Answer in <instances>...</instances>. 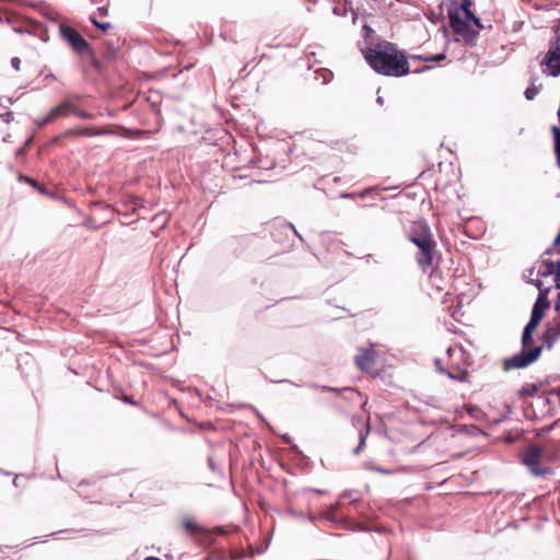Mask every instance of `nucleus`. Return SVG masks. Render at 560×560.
I'll use <instances>...</instances> for the list:
<instances>
[{"label":"nucleus","mask_w":560,"mask_h":560,"mask_svg":"<svg viewBox=\"0 0 560 560\" xmlns=\"http://www.w3.org/2000/svg\"><path fill=\"white\" fill-rule=\"evenodd\" d=\"M535 285L538 288L539 293L536 302L533 305L529 320L525 325L522 334V350L510 358H506L503 363L504 371H510L514 369H525L532 363L536 362L541 355L544 346H536L533 348H528L533 341V334L535 329L540 324L542 317L545 316L546 311L550 306V302L548 300V293L550 288L545 290L541 289V281L537 280Z\"/></svg>","instance_id":"f257e3e1"},{"label":"nucleus","mask_w":560,"mask_h":560,"mask_svg":"<svg viewBox=\"0 0 560 560\" xmlns=\"http://www.w3.org/2000/svg\"><path fill=\"white\" fill-rule=\"evenodd\" d=\"M360 50L366 63L377 73L386 77L400 78L410 72L406 55L389 42L362 46Z\"/></svg>","instance_id":"f03ea898"},{"label":"nucleus","mask_w":560,"mask_h":560,"mask_svg":"<svg viewBox=\"0 0 560 560\" xmlns=\"http://www.w3.org/2000/svg\"><path fill=\"white\" fill-rule=\"evenodd\" d=\"M408 240L418 247L416 260L419 268L425 271L433 262L436 242L425 221L416 222L408 235Z\"/></svg>","instance_id":"7ed1b4c3"},{"label":"nucleus","mask_w":560,"mask_h":560,"mask_svg":"<svg viewBox=\"0 0 560 560\" xmlns=\"http://www.w3.org/2000/svg\"><path fill=\"white\" fill-rule=\"evenodd\" d=\"M544 447L537 444L529 445L522 456V463L528 468L530 474L538 478H544L552 474L551 468L540 465L544 456Z\"/></svg>","instance_id":"20e7f679"},{"label":"nucleus","mask_w":560,"mask_h":560,"mask_svg":"<svg viewBox=\"0 0 560 560\" xmlns=\"http://www.w3.org/2000/svg\"><path fill=\"white\" fill-rule=\"evenodd\" d=\"M70 47L81 57V59L94 68H100L101 62L95 58L93 50L84 37H63Z\"/></svg>","instance_id":"39448f33"},{"label":"nucleus","mask_w":560,"mask_h":560,"mask_svg":"<svg viewBox=\"0 0 560 560\" xmlns=\"http://www.w3.org/2000/svg\"><path fill=\"white\" fill-rule=\"evenodd\" d=\"M540 63L549 69L552 77L560 75V37L550 40L549 50Z\"/></svg>","instance_id":"423d86ee"},{"label":"nucleus","mask_w":560,"mask_h":560,"mask_svg":"<svg viewBox=\"0 0 560 560\" xmlns=\"http://www.w3.org/2000/svg\"><path fill=\"white\" fill-rule=\"evenodd\" d=\"M459 15H463L468 22H471L476 25L478 24V20L474 16V14L469 10L468 1L463 0L460 10L457 11L455 14H451V25H452L453 31L457 35H463V33H464V25L459 20Z\"/></svg>","instance_id":"0eeeda50"},{"label":"nucleus","mask_w":560,"mask_h":560,"mask_svg":"<svg viewBox=\"0 0 560 560\" xmlns=\"http://www.w3.org/2000/svg\"><path fill=\"white\" fill-rule=\"evenodd\" d=\"M323 392H330L349 402H357V400L361 397L360 392L355 390L352 387L338 388L332 386H324Z\"/></svg>","instance_id":"6e6552de"},{"label":"nucleus","mask_w":560,"mask_h":560,"mask_svg":"<svg viewBox=\"0 0 560 560\" xmlns=\"http://www.w3.org/2000/svg\"><path fill=\"white\" fill-rule=\"evenodd\" d=\"M355 365L361 371H369L374 364V350L373 348L364 349L361 353L354 357Z\"/></svg>","instance_id":"1a4fd4ad"},{"label":"nucleus","mask_w":560,"mask_h":560,"mask_svg":"<svg viewBox=\"0 0 560 560\" xmlns=\"http://www.w3.org/2000/svg\"><path fill=\"white\" fill-rule=\"evenodd\" d=\"M107 131L104 130H93L91 128H79V129H70L66 132L67 136L74 137H97L107 135Z\"/></svg>","instance_id":"9d476101"},{"label":"nucleus","mask_w":560,"mask_h":560,"mask_svg":"<svg viewBox=\"0 0 560 560\" xmlns=\"http://www.w3.org/2000/svg\"><path fill=\"white\" fill-rule=\"evenodd\" d=\"M67 113H70V101L69 100L63 101L58 106L51 108L50 112L48 113V120L54 121V120L58 119L59 117L66 115Z\"/></svg>","instance_id":"9b49d317"},{"label":"nucleus","mask_w":560,"mask_h":560,"mask_svg":"<svg viewBox=\"0 0 560 560\" xmlns=\"http://www.w3.org/2000/svg\"><path fill=\"white\" fill-rule=\"evenodd\" d=\"M446 40L444 42L445 47H450L452 44H459L463 42L465 47H474L476 45L477 37H444Z\"/></svg>","instance_id":"f8f14e48"},{"label":"nucleus","mask_w":560,"mask_h":560,"mask_svg":"<svg viewBox=\"0 0 560 560\" xmlns=\"http://www.w3.org/2000/svg\"><path fill=\"white\" fill-rule=\"evenodd\" d=\"M446 58L445 49L435 55H413L412 60H421L424 62H440Z\"/></svg>","instance_id":"ddd939ff"},{"label":"nucleus","mask_w":560,"mask_h":560,"mask_svg":"<svg viewBox=\"0 0 560 560\" xmlns=\"http://www.w3.org/2000/svg\"><path fill=\"white\" fill-rule=\"evenodd\" d=\"M555 262L556 261H551V260H544L541 266L539 267L538 269V275L541 276V277H549V276H553V272H555V269H553V266H555Z\"/></svg>","instance_id":"4468645a"},{"label":"nucleus","mask_w":560,"mask_h":560,"mask_svg":"<svg viewBox=\"0 0 560 560\" xmlns=\"http://www.w3.org/2000/svg\"><path fill=\"white\" fill-rule=\"evenodd\" d=\"M370 424L366 423L365 425V430H361L360 431V438H359V444L358 446L353 450V454L354 455H358L364 447H365V441H366V438L370 433Z\"/></svg>","instance_id":"2eb2a0df"},{"label":"nucleus","mask_w":560,"mask_h":560,"mask_svg":"<svg viewBox=\"0 0 560 560\" xmlns=\"http://www.w3.org/2000/svg\"><path fill=\"white\" fill-rule=\"evenodd\" d=\"M553 142H555V153L557 156V163L560 166V128L557 126H552L551 128Z\"/></svg>","instance_id":"dca6fc26"},{"label":"nucleus","mask_w":560,"mask_h":560,"mask_svg":"<svg viewBox=\"0 0 560 560\" xmlns=\"http://www.w3.org/2000/svg\"><path fill=\"white\" fill-rule=\"evenodd\" d=\"M538 392V386L534 383L524 385L518 392L517 395L520 397H532L535 396Z\"/></svg>","instance_id":"f3484780"},{"label":"nucleus","mask_w":560,"mask_h":560,"mask_svg":"<svg viewBox=\"0 0 560 560\" xmlns=\"http://www.w3.org/2000/svg\"><path fill=\"white\" fill-rule=\"evenodd\" d=\"M58 27H59L60 35H65V36L80 35V32H81L80 30H78L65 22L59 23Z\"/></svg>","instance_id":"a211bd4d"},{"label":"nucleus","mask_w":560,"mask_h":560,"mask_svg":"<svg viewBox=\"0 0 560 560\" xmlns=\"http://www.w3.org/2000/svg\"><path fill=\"white\" fill-rule=\"evenodd\" d=\"M381 190L382 189H380L377 187H368V188L363 189L362 191L357 192V197L362 198V199L369 198V197L375 198L380 194Z\"/></svg>","instance_id":"6ab92c4d"},{"label":"nucleus","mask_w":560,"mask_h":560,"mask_svg":"<svg viewBox=\"0 0 560 560\" xmlns=\"http://www.w3.org/2000/svg\"><path fill=\"white\" fill-rule=\"evenodd\" d=\"M557 337L555 335L553 331H551V329H548L544 335H542V340H544V345L546 346L547 349H551L555 345V342L557 341Z\"/></svg>","instance_id":"aec40b11"},{"label":"nucleus","mask_w":560,"mask_h":560,"mask_svg":"<svg viewBox=\"0 0 560 560\" xmlns=\"http://www.w3.org/2000/svg\"><path fill=\"white\" fill-rule=\"evenodd\" d=\"M183 526L190 534H197V533L203 532V529L196 522H194L191 520H184Z\"/></svg>","instance_id":"412c9836"},{"label":"nucleus","mask_w":560,"mask_h":560,"mask_svg":"<svg viewBox=\"0 0 560 560\" xmlns=\"http://www.w3.org/2000/svg\"><path fill=\"white\" fill-rule=\"evenodd\" d=\"M70 113L82 119H91L92 115L79 109L72 102H70Z\"/></svg>","instance_id":"4be33fe9"},{"label":"nucleus","mask_w":560,"mask_h":560,"mask_svg":"<svg viewBox=\"0 0 560 560\" xmlns=\"http://www.w3.org/2000/svg\"><path fill=\"white\" fill-rule=\"evenodd\" d=\"M557 423H558V421H555V422H552V423H550L548 425H545V427L538 429L536 435L537 436H542L545 434H548L549 432H551L555 429Z\"/></svg>","instance_id":"5701e85b"},{"label":"nucleus","mask_w":560,"mask_h":560,"mask_svg":"<svg viewBox=\"0 0 560 560\" xmlns=\"http://www.w3.org/2000/svg\"><path fill=\"white\" fill-rule=\"evenodd\" d=\"M282 440L284 443L289 444L291 446V448L296 453V454H302V452L299 450L298 445L293 443L291 436L289 434H283L282 436Z\"/></svg>","instance_id":"b1692460"},{"label":"nucleus","mask_w":560,"mask_h":560,"mask_svg":"<svg viewBox=\"0 0 560 560\" xmlns=\"http://www.w3.org/2000/svg\"><path fill=\"white\" fill-rule=\"evenodd\" d=\"M553 269H555L553 277H555L556 288L560 289V261L555 262Z\"/></svg>","instance_id":"393cba45"},{"label":"nucleus","mask_w":560,"mask_h":560,"mask_svg":"<svg viewBox=\"0 0 560 560\" xmlns=\"http://www.w3.org/2000/svg\"><path fill=\"white\" fill-rule=\"evenodd\" d=\"M538 90L536 86H529L525 90L524 95L528 101H532L537 95Z\"/></svg>","instance_id":"a878e982"},{"label":"nucleus","mask_w":560,"mask_h":560,"mask_svg":"<svg viewBox=\"0 0 560 560\" xmlns=\"http://www.w3.org/2000/svg\"><path fill=\"white\" fill-rule=\"evenodd\" d=\"M544 447V456H546L548 459L553 460L557 457V452L553 450H550L549 446H542Z\"/></svg>","instance_id":"bb28decb"},{"label":"nucleus","mask_w":560,"mask_h":560,"mask_svg":"<svg viewBox=\"0 0 560 560\" xmlns=\"http://www.w3.org/2000/svg\"><path fill=\"white\" fill-rule=\"evenodd\" d=\"M467 411L474 418H478L479 413L481 412L480 409L477 406H469L467 408Z\"/></svg>","instance_id":"cd10ccee"},{"label":"nucleus","mask_w":560,"mask_h":560,"mask_svg":"<svg viewBox=\"0 0 560 560\" xmlns=\"http://www.w3.org/2000/svg\"><path fill=\"white\" fill-rule=\"evenodd\" d=\"M93 23L96 25V27L103 32H106L110 24L108 22H97L95 20H93Z\"/></svg>","instance_id":"c85d7f7f"},{"label":"nucleus","mask_w":560,"mask_h":560,"mask_svg":"<svg viewBox=\"0 0 560 560\" xmlns=\"http://www.w3.org/2000/svg\"><path fill=\"white\" fill-rule=\"evenodd\" d=\"M116 50H117V47L114 44L108 43L107 58H109V59L114 58L116 55Z\"/></svg>","instance_id":"c756f323"},{"label":"nucleus","mask_w":560,"mask_h":560,"mask_svg":"<svg viewBox=\"0 0 560 560\" xmlns=\"http://www.w3.org/2000/svg\"><path fill=\"white\" fill-rule=\"evenodd\" d=\"M11 66L14 70L20 71L21 69V59L19 57H13L11 59Z\"/></svg>","instance_id":"7c9ffc66"},{"label":"nucleus","mask_w":560,"mask_h":560,"mask_svg":"<svg viewBox=\"0 0 560 560\" xmlns=\"http://www.w3.org/2000/svg\"><path fill=\"white\" fill-rule=\"evenodd\" d=\"M270 383H276V384H291V385H294V386H300L299 384L290 381V380H287V378H283V380H269Z\"/></svg>","instance_id":"2f4dec72"},{"label":"nucleus","mask_w":560,"mask_h":560,"mask_svg":"<svg viewBox=\"0 0 560 560\" xmlns=\"http://www.w3.org/2000/svg\"><path fill=\"white\" fill-rule=\"evenodd\" d=\"M332 79V73L330 71L324 70L323 71V83H329Z\"/></svg>","instance_id":"473e14b6"},{"label":"nucleus","mask_w":560,"mask_h":560,"mask_svg":"<svg viewBox=\"0 0 560 560\" xmlns=\"http://www.w3.org/2000/svg\"><path fill=\"white\" fill-rule=\"evenodd\" d=\"M0 117L3 118V120L5 122H10L11 119L13 118V113L12 112H3V113H0Z\"/></svg>","instance_id":"72a5a7b5"},{"label":"nucleus","mask_w":560,"mask_h":560,"mask_svg":"<svg viewBox=\"0 0 560 560\" xmlns=\"http://www.w3.org/2000/svg\"><path fill=\"white\" fill-rule=\"evenodd\" d=\"M49 122H51V120H48V115L46 117L42 118V119H37L36 120V125L38 127H44L45 125H47Z\"/></svg>","instance_id":"f704fd0d"},{"label":"nucleus","mask_w":560,"mask_h":560,"mask_svg":"<svg viewBox=\"0 0 560 560\" xmlns=\"http://www.w3.org/2000/svg\"><path fill=\"white\" fill-rule=\"evenodd\" d=\"M340 198L354 199V198H357V192H342V194H340Z\"/></svg>","instance_id":"c9c22d12"},{"label":"nucleus","mask_w":560,"mask_h":560,"mask_svg":"<svg viewBox=\"0 0 560 560\" xmlns=\"http://www.w3.org/2000/svg\"><path fill=\"white\" fill-rule=\"evenodd\" d=\"M306 386H307L308 388H312V389H316V390H320V392H323V387H324L325 385H320V384H317V383H308V384H306Z\"/></svg>","instance_id":"e433bc0d"},{"label":"nucleus","mask_w":560,"mask_h":560,"mask_svg":"<svg viewBox=\"0 0 560 560\" xmlns=\"http://www.w3.org/2000/svg\"><path fill=\"white\" fill-rule=\"evenodd\" d=\"M446 373H447V376H448L450 378H452V380H458V381L464 380V377H465V375H466V372H465V371H462L459 376H455V375H453V374H452V373H450V372H446Z\"/></svg>","instance_id":"4c0bfd02"},{"label":"nucleus","mask_w":560,"mask_h":560,"mask_svg":"<svg viewBox=\"0 0 560 560\" xmlns=\"http://www.w3.org/2000/svg\"><path fill=\"white\" fill-rule=\"evenodd\" d=\"M429 69H431L430 66H423L421 68H417V69L411 70V72H413V73H421V72H424V71H427Z\"/></svg>","instance_id":"58836bf2"},{"label":"nucleus","mask_w":560,"mask_h":560,"mask_svg":"<svg viewBox=\"0 0 560 560\" xmlns=\"http://www.w3.org/2000/svg\"><path fill=\"white\" fill-rule=\"evenodd\" d=\"M213 532H214L217 535H225V534H226L225 529H224L222 526H217V527H214Z\"/></svg>","instance_id":"ea45409f"},{"label":"nucleus","mask_w":560,"mask_h":560,"mask_svg":"<svg viewBox=\"0 0 560 560\" xmlns=\"http://www.w3.org/2000/svg\"><path fill=\"white\" fill-rule=\"evenodd\" d=\"M122 400H124L125 402L130 404V405H133V406L138 405V404H137V401H135V400L132 399V397H129V396H125V397L122 398Z\"/></svg>","instance_id":"a19ab883"},{"label":"nucleus","mask_w":560,"mask_h":560,"mask_svg":"<svg viewBox=\"0 0 560 560\" xmlns=\"http://www.w3.org/2000/svg\"><path fill=\"white\" fill-rule=\"evenodd\" d=\"M25 152H26L25 147H21V148H19V149L16 150L15 155H16L18 158H20V156L24 155V154H25Z\"/></svg>","instance_id":"79ce46f5"},{"label":"nucleus","mask_w":560,"mask_h":560,"mask_svg":"<svg viewBox=\"0 0 560 560\" xmlns=\"http://www.w3.org/2000/svg\"><path fill=\"white\" fill-rule=\"evenodd\" d=\"M441 277V271L434 269L432 272H431V278L432 279H435V278H440Z\"/></svg>","instance_id":"37998d69"},{"label":"nucleus","mask_w":560,"mask_h":560,"mask_svg":"<svg viewBox=\"0 0 560 560\" xmlns=\"http://www.w3.org/2000/svg\"><path fill=\"white\" fill-rule=\"evenodd\" d=\"M551 331L555 332L557 338H560V324L556 326L553 329H551Z\"/></svg>","instance_id":"c03bdc74"},{"label":"nucleus","mask_w":560,"mask_h":560,"mask_svg":"<svg viewBox=\"0 0 560 560\" xmlns=\"http://www.w3.org/2000/svg\"><path fill=\"white\" fill-rule=\"evenodd\" d=\"M328 518H330L332 522L337 521L336 514H335V508L331 509L330 515H327Z\"/></svg>","instance_id":"a18cd8bd"},{"label":"nucleus","mask_w":560,"mask_h":560,"mask_svg":"<svg viewBox=\"0 0 560 560\" xmlns=\"http://www.w3.org/2000/svg\"><path fill=\"white\" fill-rule=\"evenodd\" d=\"M208 465L211 470H213V471L215 470L214 462L212 458H208Z\"/></svg>","instance_id":"49530a36"},{"label":"nucleus","mask_w":560,"mask_h":560,"mask_svg":"<svg viewBox=\"0 0 560 560\" xmlns=\"http://www.w3.org/2000/svg\"><path fill=\"white\" fill-rule=\"evenodd\" d=\"M32 142H33V137H30V138L25 141V143H24V145H23V147H25V150H26V149L32 144Z\"/></svg>","instance_id":"de8ad7c7"},{"label":"nucleus","mask_w":560,"mask_h":560,"mask_svg":"<svg viewBox=\"0 0 560 560\" xmlns=\"http://www.w3.org/2000/svg\"><path fill=\"white\" fill-rule=\"evenodd\" d=\"M555 310H556L557 312H560V294H559V296H558V301L555 303Z\"/></svg>","instance_id":"09e8293b"},{"label":"nucleus","mask_w":560,"mask_h":560,"mask_svg":"<svg viewBox=\"0 0 560 560\" xmlns=\"http://www.w3.org/2000/svg\"><path fill=\"white\" fill-rule=\"evenodd\" d=\"M558 244H560V231H559V234L557 235V237L553 241V246H557Z\"/></svg>","instance_id":"8fccbe9b"},{"label":"nucleus","mask_w":560,"mask_h":560,"mask_svg":"<svg viewBox=\"0 0 560 560\" xmlns=\"http://www.w3.org/2000/svg\"><path fill=\"white\" fill-rule=\"evenodd\" d=\"M376 103L378 105H383L384 104V97L378 95L377 98H376Z\"/></svg>","instance_id":"3c124183"},{"label":"nucleus","mask_w":560,"mask_h":560,"mask_svg":"<svg viewBox=\"0 0 560 560\" xmlns=\"http://www.w3.org/2000/svg\"><path fill=\"white\" fill-rule=\"evenodd\" d=\"M359 529L360 530H364V532H372L373 530L371 527H368V526H360Z\"/></svg>","instance_id":"603ef678"},{"label":"nucleus","mask_w":560,"mask_h":560,"mask_svg":"<svg viewBox=\"0 0 560 560\" xmlns=\"http://www.w3.org/2000/svg\"><path fill=\"white\" fill-rule=\"evenodd\" d=\"M290 228L294 231V234L302 240V236L299 234V232L296 231V229L294 228L293 224H290Z\"/></svg>","instance_id":"864d4df0"},{"label":"nucleus","mask_w":560,"mask_h":560,"mask_svg":"<svg viewBox=\"0 0 560 560\" xmlns=\"http://www.w3.org/2000/svg\"><path fill=\"white\" fill-rule=\"evenodd\" d=\"M144 560H162L158 557H153V556H150V557H147Z\"/></svg>","instance_id":"5fc2aeb1"},{"label":"nucleus","mask_w":560,"mask_h":560,"mask_svg":"<svg viewBox=\"0 0 560 560\" xmlns=\"http://www.w3.org/2000/svg\"><path fill=\"white\" fill-rule=\"evenodd\" d=\"M255 412L261 421H265V418L262 417V415L259 413L258 410L255 409Z\"/></svg>","instance_id":"6e6d98bb"},{"label":"nucleus","mask_w":560,"mask_h":560,"mask_svg":"<svg viewBox=\"0 0 560 560\" xmlns=\"http://www.w3.org/2000/svg\"><path fill=\"white\" fill-rule=\"evenodd\" d=\"M308 520H310L311 522H314V521L316 520V516H315L314 514H310V515H308Z\"/></svg>","instance_id":"4d7b16f0"},{"label":"nucleus","mask_w":560,"mask_h":560,"mask_svg":"<svg viewBox=\"0 0 560 560\" xmlns=\"http://www.w3.org/2000/svg\"><path fill=\"white\" fill-rule=\"evenodd\" d=\"M376 470H377V471H380V472H382V474H389V471H388V470H386V469L377 468Z\"/></svg>","instance_id":"13d9d810"},{"label":"nucleus","mask_w":560,"mask_h":560,"mask_svg":"<svg viewBox=\"0 0 560 560\" xmlns=\"http://www.w3.org/2000/svg\"><path fill=\"white\" fill-rule=\"evenodd\" d=\"M20 178H21V179H23L24 182L31 180V178H30V177L24 176V175H21V176H20Z\"/></svg>","instance_id":"bf43d9fd"},{"label":"nucleus","mask_w":560,"mask_h":560,"mask_svg":"<svg viewBox=\"0 0 560 560\" xmlns=\"http://www.w3.org/2000/svg\"><path fill=\"white\" fill-rule=\"evenodd\" d=\"M18 479H19V475H16V476H15V478H14V480H13V483H14L15 486H18V485H19Z\"/></svg>","instance_id":"052dcab7"},{"label":"nucleus","mask_w":560,"mask_h":560,"mask_svg":"<svg viewBox=\"0 0 560 560\" xmlns=\"http://www.w3.org/2000/svg\"><path fill=\"white\" fill-rule=\"evenodd\" d=\"M27 183H30L33 186H36V182L34 179H32V178H31V180H27Z\"/></svg>","instance_id":"680f3d73"},{"label":"nucleus","mask_w":560,"mask_h":560,"mask_svg":"<svg viewBox=\"0 0 560 560\" xmlns=\"http://www.w3.org/2000/svg\"><path fill=\"white\" fill-rule=\"evenodd\" d=\"M27 183H30L33 186H36V182L34 179H32V178H31V180H27Z\"/></svg>","instance_id":"e2e57ef3"},{"label":"nucleus","mask_w":560,"mask_h":560,"mask_svg":"<svg viewBox=\"0 0 560 560\" xmlns=\"http://www.w3.org/2000/svg\"><path fill=\"white\" fill-rule=\"evenodd\" d=\"M314 492L323 494L325 491L324 490H319V489H315Z\"/></svg>","instance_id":"0e129e2a"},{"label":"nucleus","mask_w":560,"mask_h":560,"mask_svg":"<svg viewBox=\"0 0 560 560\" xmlns=\"http://www.w3.org/2000/svg\"><path fill=\"white\" fill-rule=\"evenodd\" d=\"M551 394H556L560 398V392L559 390H552Z\"/></svg>","instance_id":"69168bd1"},{"label":"nucleus","mask_w":560,"mask_h":560,"mask_svg":"<svg viewBox=\"0 0 560 560\" xmlns=\"http://www.w3.org/2000/svg\"><path fill=\"white\" fill-rule=\"evenodd\" d=\"M45 43L48 42L49 37L48 36H45V37H40Z\"/></svg>","instance_id":"338daca9"},{"label":"nucleus","mask_w":560,"mask_h":560,"mask_svg":"<svg viewBox=\"0 0 560 560\" xmlns=\"http://www.w3.org/2000/svg\"><path fill=\"white\" fill-rule=\"evenodd\" d=\"M343 497H351V492H345Z\"/></svg>","instance_id":"774afa93"}]
</instances>
